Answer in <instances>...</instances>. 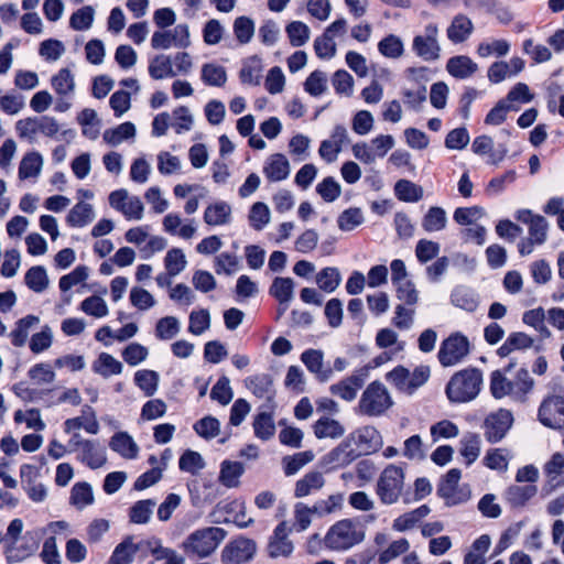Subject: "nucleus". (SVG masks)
<instances>
[{"instance_id": "nucleus-40", "label": "nucleus", "mask_w": 564, "mask_h": 564, "mask_svg": "<svg viewBox=\"0 0 564 564\" xmlns=\"http://www.w3.org/2000/svg\"><path fill=\"white\" fill-rule=\"evenodd\" d=\"M262 62L258 56L247 58L239 72V78L242 84L258 86L262 78Z\"/></svg>"}, {"instance_id": "nucleus-35", "label": "nucleus", "mask_w": 564, "mask_h": 564, "mask_svg": "<svg viewBox=\"0 0 564 564\" xmlns=\"http://www.w3.org/2000/svg\"><path fill=\"white\" fill-rule=\"evenodd\" d=\"M325 485V478L321 471L306 473L302 478L295 482L294 496L296 498H304L315 494Z\"/></svg>"}, {"instance_id": "nucleus-53", "label": "nucleus", "mask_w": 564, "mask_h": 564, "mask_svg": "<svg viewBox=\"0 0 564 564\" xmlns=\"http://www.w3.org/2000/svg\"><path fill=\"white\" fill-rule=\"evenodd\" d=\"M460 455L467 466L471 465L480 454V437L478 434L468 433L460 440Z\"/></svg>"}, {"instance_id": "nucleus-29", "label": "nucleus", "mask_w": 564, "mask_h": 564, "mask_svg": "<svg viewBox=\"0 0 564 564\" xmlns=\"http://www.w3.org/2000/svg\"><path fill=\"white\" fill-rule=\"evenodd\" d=\"M109 447L126 459H135L140 452L139 445L127 432L115 433L110 438Z\"/></svg>"}, {"instance_id": "nucleus-14", "label": "nucleus", "mask_w": 564, "mask_h": 564, "mask_svg": "<svg viewBox=\"0 0 564 564\" xmlns=\"http://www.w3.org/2000/svg\"><path fill=\"white\" fill-rule=\"evenodd\" d=\"M189 44V31L186 24H177L167 31H155L151 37V46L154 50L185 48Z\"/></svg>"}, {"instance_id": "nucleus-55", "label": "nucleus", "mask_w": 564, "mask_h": 564, "mask_svg": "<svg viewBox=\"0 0 564 564\" xmlns=\"http://www.w3.org/2000/svg\"><path fill=\"white\" fill-rule=\"evenodd\" d=\"M13 420L17 424L24 423L28 429L41 432L45 430L46 425L42 420L39 409L32 408L25 411L18 410L14 412Z\"/></svg>"}, {"instance_id": "nucleus-6", "label": "nucleus", "mask_w": 564, "mask_h": 564, "mask_svg": "<svg viewBox=\"0 0 564 564\" xmlns=\"http://www.w3.org/2000/svg\"><path fill=\"white\" fill-rule=\"evenodd\" d=\"M58 121L51 116L28 117L15 123V130L20 139L33 143L39 134L47 138H56L59 132Z\"/></svg>"}, {"instance_id": "nucleus-17", "label": "nucleus", "mask_w": 564, "mask_h": 564, "mask_svg": "<svg viewBox=\"0 0 564 564\" xmlns=\"http://www.w3.org/2000/svg\"><path fill=\"white\" fill-rule=\"evenodd\" d=\"M292 528L286 521L280 522L269 538L268 554L272 558L289 557L294 551V544L289 539Z\"/></svg>"}, {"instance_id": "nucleus-64", "label": "nucleus", "mask_w": 564, "mask_h": 564, "mask_svg": "<svg viewBox=\"0 0 564 564\" xmlns=\"http://www.w3.org/2000/svg\"><path fill=\"white\" fill-rule=\"evenodd\" d=\"M53 344V330L48 325L42 326L41 330L33 334L29 341V348L33 354H41L47 350Z\"/></svg>"}, {"instance_id": "nucleus-61", "label": "nucleus", "mask_w": 564, "mask_h": 564, "mask_svg": "<svg viewBox=\"0 0 564 564\" xmlns=\"http://www.w3.org/2000/svg\"><path fill=\"white\" fill-rule=\"evenodd\" d=\"M484 465L489 469L506 473L509 466V455L506 448L489 449L484 457Z\"/></svg>"}, {"instance_id": "nucleus-4", "label": "nucleus", "mask_w": 564, "mask_h": 564, "mask_svg": "<svg viewBox=\"0 0 564 564\" xmlns=\"http://www.w3.org/2000/svg\"><path fill=\"white\" fill-rule=\"evenodd\" d=\"M68 451L75 453L76 459L90 469L101 468L107 463L106 447L97 440L84 438L79 433H73Z\"/></svg>"}, {"instance_id": "nucleus-47", "label": "nucleus", "mask_w": 564, "mask_h": 564, "mask_svg": "<svg viewBox=\"0 0 564 564\" xmlns=\"http://www.w3.org/2000/svg\"><path fill=\"white\" fill-rule=\"evenodd\" d=\"M133 381L147 397H152L158 391L160 376L154 370L141 369L134 373Z\"/></svg>"}, {"instance_id": "nucleus-58", "label": "nucleus", "mask_w": 564, "mask_h": 564, "mask_svg": "<svg viewBox=\"0 0 564 564\" xmlns=\"http://www.w3.org/2000/svg\"><path fill=\"white\" fill-rule=\"evenodd\" d=\"M121 357L130 367H137L148 359L149 349L142 344L133 341L122 349Z\"/></svg>"}, {"instance_id": "nucleus-57", "label": "nucleus", "mask_w": 564, "mask_h": 564, "mask_svg": "<svg viewBox=\"0 0 564 564\" xmlns=\"http://www.w3.org/2000/svg\"><path fill=\"white\" fill-rule=\"evenodd\" d=\"M79 310L88 316L104 318L109 314V307L106 301L98 295L86 297L79 306Z\"/></svg>"}, {"instance_id": "nucleus-10", "label": "nucleus", "mask_w": 564, "mask_h": 564, "mask_svg": "<svg viewBox=\"0 0 564 564\" xmlns=\"http://www.w3.org/2000/svg\"><path fill=\"white\" fill-rule=\"evenodd\" d=\"M437 36V24H426L424 28V34L414 36L412 41L413 52L425 62L438 59L441 55V46L438 44Z\"/></svg>"}, {"instance_id": "nucleus-13", "label": "nucleus", "mask_w": 564, "mask_h": 564, "mask_svg": "<svg viewBox=\"0 0 564 564\" xmlns=\"http://www.w3.org/2000/svg\"><path fill=\"white\" fill-rule=\"evenodd\" d=\"M109 205L121 213L128 220H141L144 206L138 196H129L124 188L116 189L109 194Z\"/></svg>"}, {"instance_id": "nucleus-41", "label": "nucleus", "mask_w": 564, "mask_h": 564, "mask_svg": "<svg viewBox=\"0 0 564 564\" xmlns=\"http://www.w3.org/2000/svg\"><path fill=\"white\" fill-rule=\"evenodd\" d=\"M148 70L149 75L156 80L177 75V72L174 70L172 58L164 54L154 56L149 63Z\"/></svg>"}, {"instance_id": "nucleus-7", "label": "nucleus", "mask_w": 564, "mask_h": 564, "mask_svg": "<svg viewBox=\"0 0 564 564\" xmlns=\"http://www.w3.org/2000/svg\"><path fill=\"white\" fill-rule=\"evenodd\" d=\"M404 471L393 464L388 465L377 482V495L383 505L395 503L403 490Z\"/></svg>"}, {"instance_id": "nucleus-9", "label": "nucleus", "mask_w": 564, "mask_h": 564, "mask_svg": "<svg viewBox=\"0 0 564 564\" xmlns=\"http://www.w3.org/2000/svg\"><path fill=\"white\" fill-rule=\"evenodd\" d=\"M539 422L552 430L564 429V392L545 397L538 409Z\"/></svg>"}, {"instance_id": "nucleus-62", "label": "nucleus", "mask_w": 564, "mask_h": 564, "mask_svg": "<svg viewBox=\"0 0 564 564\" xmlns=\"http://www.w3.org/2000/svg\"><path fill=\"white\" fill-rule=\"evenodd\" d=\"M205 466L206 463L202 455L192 449H186L178 460V468L192 475L198 474Z\"/></svg>"}, {"instance_id": "nucleus-54", "label": "nucleus", "mask_w": 564, "mask_h": 564, "mask_svg": "<svg viewBox=\"0 0 564 564\" xmlns=\"http://www.w3.org/2000/svg\"><path fill=\"white\" fill-rule=\"evenodd\" d=\"M379 53L391 59L401 57L404 53V44L400 36L389 34L378 43Z\"/></svg>"}, {"instance_id": "nucleus-20", "label": "nucleus", "mask_w": 564, "mask_h": 564, "mask_svg": "<svg viewBox=\"0 0 564 564\" xmlns=\"http://www.w3.org/2000/svg\"><path fill=\"white\" fill-rule=\"evenodd\" d=\"M359 456L360 453H357V449L352 447L351 440L346 437L323 457V464L329 470H334L348 466Z\"/></svg>"}, {"instance_id": "nucleus-8", "label": "nucleus", "mask_w": 564, "mask_h": 564, "mask_svg": "<svg viewBox=\"0 0 564 564\" xmlns=\"http://www.w3.org/2000/svg\"><path fill=\"white\" fill-rule=\"evenodd\" d=\"M470 350L468 338L459 333H453L445 338L438 349L437 358L443 367H452L459 364Z\"/></svg>"}, {"instance_id": "nucleus-37", "label": "nucleus", "mask_w": 564, "mask_h": 564, "mask_svg": "<svg viewBox=\"0 0 564 564\" xmlns=\"http://www.w3.org/2000/svg\"><path fill=\"white\" fill-rule=\"evenodd\" d=\"M313 432L316 438H339L345 434L343 424L329 416L319 417L313 425Z\"/></svg>"}, {"instance_id": "nucleus-23", "label": "nucleus", "mask_w": 564, "mask_h": 564, "mask_svg": "<svg viewBox=\"0 0 564 564\" xmlns=\"http://www.w3.org/2000/svg\"><path fill=\"white\" fill-rule=\"evenodd\" d=\"M451 304L467 313H474L479 306L478 293L467 285H456L449 295Z\"/></svg>"}, {"instance_id": "nucleus-26", "label": "nucleus", "mask_w": 564, "mask_h": 564, "mask_svg": "<svg viewBox=\"0 0 564 564\" xmlns=\"http://www.w3.org/2000/svg\"><path fill=\"white\" fill-rule=\"evenodd\" d=\"M96 217L95 208L91 204L78 200L68 212L66 224L72 228H84L91 224Z\"/></svg>"}, {"instance_id": "nucleus-2", "label": "nucleus", "mask_w": 564, "mask_h": 564, "mask_svg": "<svg viewBox=\"0 0 564 564\" xmlns=\"http://www.w3.org/2000/svg\"><path fill=\"white\" fill-rule=\"evenodd\" d=\"M482 372L468 367L455 372L445 387V394L451 403L460 404L475 400L481 391Z\"/></svg>"}, {"instance_id": "nucleus-32", "label": "nucleus", "mask_w": 564, "mask_h": 564, "mask_svg": "<svg viewBox=\"0 0 564 564\" xmlns=\"http://www.w3.org/2000/svg\"><path fill=\"white\" fill-rule=\"evenodd\" d=\"M263 173L271 182H280L288 178L290 174L289 160L281 153L271 155L263 166Z\"/></svg>"}, {"instance_id": "nucleus-44", "label": "nucleus", "mask_w": 564, "mask_h": 564, "mask_svg": "<svg viewBox=\"0 0 564 564\" xmlns=\"http://www.w3.org/2000/svg\"><path fill=\"white\" fill-rule=\"evenodd\" d=\"M315 282L317 286L326 292L333 293L337 290V288L341 283V274L338 268L336 267H326L323 268L315 276Z\"/></svg>"}, {"instance_id": "nucleus-11", "label": "nucleus", "mask_w": 564, "mask_h": 564, "mask_svg": "<svg viewBox=\"0 0 564 564\" xmlns=\"http://www.w3.org/2000/svg\"><path fill=\"white\" fill-rule=\"evenodd\" d=\"M462 473L458 468L449 469L437 486V495L444 499L448 507L463 503L468 500L469 494L458 487Z\"/></svg>"}, {"instance_id": "nucleus-59", "label": "nucleus", "mask_w": 564, "mask_h": 564, "mask_svg": "<svg viewBox=\"0 0 564 564\" xmlns=\"http://www.w3.org/2000/svg\"><path fill=\"white\" fill-rule=\"evenodd\" d=\"M155 501L152 499L139 500L130 509L129 518L132 523L145 524L150 521Z\"/></svg>"}, {"instance_id": "nucleus-33", "label": "nucleus", "mask_w": 564, "mask_h": 564, "mask_svg": "<svg viewBox=\"0 0 564 564\" xmlns=\"http://www.w3.org/2000/svg\"><path fill=\"white\" fill-rule=\"evenodd\" d=\"M446 70L454 78L466 79L478 70V65L467 55H457L447 61Z\"/></svg>"}, {"instance_id": "nucleus-51", "label": "nucleus", "mask_w": 564, "mask_h": 564, "mask_svg": "<svg viewBox=\"0 0 564 564\" xmlns=\"http://www.w3.org/2000/svg\"><path fill=\"white\" fill-rule=\"evenodd\" d=\"M24 282L33 292H44L48 286V276L45 268L42 265L30 268L24 275Z\"/></svg>"}, {"instance_id": "nucleus-27", "label": "nucleus", "mask_w": 564, "mask_h": 564, "mask_svg": "<svg viewBox=\"0 0 564 564\" xmlns=\"http://www.w3.org/2000/svg\"><path fill=\"white\" fill-rule=\"evenodd\" d=\"M536 494L535 485H511L506 489L503 498L511 508L518 509L523 508Z\"/></svg>"}, {"instance_id": "nucleus-60", "label": "nucleus", "mask_w": 564, "mask_h": 564, "mask_svg": "<svg viewBox=\"0 0 564 564\" xmlns=\"http://www.w3.org/2000/svg\"><path fill=\"white\" fill-rule=\"evenodd\" d=\"M95 19V10L91 6H85L76 10L69 18V26L75 31H87Z\"/></svg>"}, {"instance_id": "nucleus-22", "label": "nucleus", "mask_w": 564, "mask_h": 564, "mask_svg": "<svg viewBox=\"0 0 564 564\" xmlns=\"http://www.w3.org/2000/svg\"><path fill=\"white\" fill-rule=\"evenodd\" d=\"M473 21L463 13L453 17L446 29V36L452 44H462L466 42L474 32Z\"/></svg>"}, {"instance_id": "nucleus-30", "label": "nucleus", "mask_w": 564, "mask_h": 564, "mask_svg": "<svg viewBox=\"0 0 564 564\" xmlns=\"http://www.w3.org/2000/svg\"><path fill=\"white\" fill-rule=\"evenodd\" d=\"M44 160L40 152L33 150L26 152L20 161L18 175L21 181L36 180L43 169Z\"/></svg>"}, {"instance_id": "nucleus-12", "label": "nucleus", "mask_w": 564, "mask_h": 564, "mask_svg": "<svg viewBox=\"0 0 564 564\" xmlns=\"http://www.w3.org/2000/svg\"><path fill=\"white\" fill-rule=\"evenodd\" d=\"M182 550L192 560H203L212 555V528L197 529L182 542Z\"/></svg>"}, {"instance_id": "nucleus-52", "label": "nucleus", "mask_w": 564, "mask_h": 564, "mask_svg": "<svg viewBox=\"0 0 564 564\" xmlns=\"http://www.w3.org/2000/svg\"><path fill=\"white\" fill-rule=\"evenodd\" d=\"M69 501L79 510L93 505L94 494L91 486L86 481L76 482L70 490Z\"/></svg>"}, {"instance_id": "nucleus-50", "label": "nucleus", "mask_w": 564, "mask_h": 564, "mask_svg": "<svg viewBox=\"0 0 564 564\" xmlns=\"http://www.w3.org/2000/svg\"><path fill=\"white\" fill-rule=\"evenodd\" d=\"M511 44L505 39L494 40L491 42H480L477 46L476 53L481 58L489 56L505 57L509 54Z\"/></svg>"}, {"instance_id": "nucleus-31", "label": "nucleus", "mask_w": 564, "mask_h": 564, "mask_svg": "<svg viewBox=\"0 0 564 564\" xmlns=\"http://www.w3.org/2000/svg\"><path fill=\"white\" fill-rule=\"evenodd\" d=\"M246 387L259 399L272 400L274 397V387L272 377L269 373H258L248 377Z\"/></svg>"}, {"instance_id": "nucleus-45", "label": "nucleus", "mask_w": 564, "mask_h": 564, "mask_svg": "<svg viewBox=\"0 0 564 564\" xmlns=\"http://www.w3.org/2000/svg\"><path fill=\"white\" fill-rule=\"evenodd\" d=\"M447 215L444 208L432 206L422 218V228L426 232H435L445 229Z\"/></svg>"}, {"instance_id": "nucleus-16", "label": "nucleus", "mask_w": 564, "mask_h": 564, "mask_svg": "<svg viewBox=\"0 0 564 564\" xmlns=\"http://www.w3.org/2000/svg\"><path fill=\"white\" fill-rule=\"evenodd\" d=\"M42 535V529L26 531L17 542L8 544V557L19 562L32 556L40 547Z\"/></svg>"}, {"instance_id": "nucleus-48", "label": "nucleus", "mask_w": 564, "mask_h": 564, "mask_svg": "<svg viewBox=\"0 0 564 564\" xmlns=\"http://www.w3.org/2000/svg\"><path fill=\"white\" fill-rule=\"evenodd\" d=\"M394 194L401 202L416 203L423 198V188L409 180H399L394 184Z\"/></svg>"}, {"instance_id": "nucleus-43", "label": "nucleus", "mask_w": 564, "mask_h": 564, "mask_svg": "<svg viewBox=\"0 0 564 564\" xmlns=\"http://www.w3.org/2000/svg\"><path fill=\"white\" fill-rule=\"evenodd\" d=\"M35 473L33 465L24 464L20 467V476L22 481L28 479L26 494L29 498L34 502H42L47 496V489L43 484H33L32 476Z\"/></svg>"}, {"instance_id": "nucleus-21", "label": "nucleus", "mask_w": 564, "mask_h": 564, "mask_svg": "<svg viewBox=\"0 0 564 564\" xmlns=\"http://www.w3.org/2000/svg\"><path fill=\"white\" fill-rule=\"evenodd\" d=\"M301 361L318 382L325 383L332 379L333 369L324 368V352L322 350L313 348L304 350L301 354Z\"/></svg>"}, {"instance_id": "nucleus-38", "label": "nucleus", "mask_w": 564, "mask_h": 564, "mask_svg": "<svg viewBox=\"0 0 564 564\" xmlns=\"http://www.w3.org/2000/svg\"><path fill=\"white\" fill-rule=\"evenodd\" d=\"M431 509L427 505H422L416 509L405 512L393 520L392 529L397 532H404L413 529L422 519L427 517Z\"/></svg>"}, {"instance_id": "nucleus-24", "label": "nucleus", "mask_w": 564, "mask_h": 564, "mask_svg": "<svg viewBox=\"0 0 564 564\" xmlns=\"http://www.w3.org/2000/svg\"><path fill=\"white\" fill-rule=\"evenodd\" d=\"M142 550V540L135 543L134 538L128 535L115 547L106 564H131L137 552Z\"/></svg>"}, {"instance_id": "nucleus-1", "label": "nucleus", "mask_w": 564, "mask_h": 564, "mask_svg": "<svg viewBox=\"0 0 564 564\" xmlns=\"http://www.w3.org/2000/svg\"><path fill=\"white\" fill-rule=\"evenodd\" d=\"M511 367L509 365L503 371L491 372L490 392L495 399L510 397L516 402L524 403L534 388V380L525 368H520L513 379L508 378L506 373Z\"/></svg>"}, {"instance_id": "nucleus-28", "label": "nucleus", "mask_w": 564, "mask_h": 564, "mask_svg": "<svg viewBox=\"0 0 564 564\" xmlns=\"http://www.w3.org/2000/svg\"><path fill=\"white\" fill-rule=\"evenodd\" d=\"M40 324V318L29 314L14 323V327L9 333L11 344L21 348L28 343L31 330Z\"/></svg>"}, {"instance_id": "nucleus-15", "label": "nucleus", "mask_w": 564, "mask_h": 564, "mask_svg": "<svg viewBox=\"0 0 564 564\" xmlns=\"http://www.w3.org/2000/svg\"><path fill=\"white\" fill-rule=\"evenodd\" d=\"M513 424V415L507 409H499L497 412L490 413L484 423L485 437L491 443L500 442L509 432Z\"/></svg>"}, {"instance_id": "nucleus-19", "label": "nucleus", "mask_w": 564, "mask_h": 564, "mask_svg": "<svg viewBox=\"0 0 564 564\" xmlns=\"http://www.w3.org/2000/svg\"><path fill=\"white\" fill-rule=\"evenodd\" d=\"M256 553V543L240 538L228 543L221 552L224 564H242L250 561Z\"/></svg>"}, {"instance_id": "nucleus-49", "label": "nucleus", "mask_w": 564, "mask_h": 564, "mask_svg": "<svg viewBox=\"0 0 564 564\" xmlns=\"http://www.w3.org/2000/svg\"><path fill=\"white\" fill-rule=\"evenodd\" d=\"M546 311L543 307H536L525 311L522 315V322L533 327L543 338H550L551 332L545 325Z\"/></svg>"}, {"instance_id": "nucleus-42", "label": "nucleus", "mask_w": 564, "mask_h": 564, "mask_svg": "<svg viewBox=\"0 0 564 564\" xmlns=\"http://www.w3.org/2000/svg\"><path fill=\"white\" fill-rule=\"evenodd\" d=\"M163 229L170 235H177L183 239H191L196 228L192 224L182 225L180 215L170 213L163 218Z\"/></svg>"}, {"instance_id": "nucleus-34", "label": "nucleus", "mask_w": 564, "mask_h": 564, "mask_svg": "<svg viewBox=\"0 0 564 564\" xmlns=\"http://www.w3.org/2000/svg\"><path fill=\"white\" fill-rule=\"evenodd\" d=\"M51 85L55 94L61 98H70L75 94V76L67 67L61 68L52 76Z\"/></svg>"}, {"instance_id": "nucleus-18", "label": "nucleus", "mask_w": 564, "mask_h": 564, "mask_svg": "<svg viewBox=\"0 0 564 564\" xmlns=\"http://www.w3.org/2000/svg\"><path fill=\"white\" fill-rule=\"evenodd\" d=\"M347 437L351 440L352 445L357 446V453L360 455L376 453L383 444L380 432L370 425L354 431Z\"/></svg>"}, {"instance_id": "nucleus-5", "label": "nucleus", "mask_w": 564, "mask_h": 564, "mask_svg": "<svg viewBox=\"0 0 564 564\" xmlns=\"http://www.w3.org/2000/svg\"><path fill=\"white\" fill-rule=\"evenodd\" d=\"M393 405V400L386 386L380 381H372L364 390L358 411L362 415L379 417Z\"/></svg>"}, {"instance_id": "nucleus-39", "label": "nucleus", "mask_w": 564, "mask_h": 564, "mask_svg": "<svg viewBox=\"0 0 564 564\" xmlns=\"http://www.w3.org/2000/svg\"><path fill=\"white\" fill-rule=\"evenodd\" d=\"M91 368L95 373L104 378L120 375L123 370L122 364L108 352H100Z\"/></svg>"}, {"instance_id": "nucleus-56", "label": "nucleus", "mask_w": 564, "mask_h": 564, "mask_svg": "<svg viewBox=\"0 0 564 564\" xmlns=\"http://www.w3.org/2000/svg\"><path fill=\"white\" fill-rule=\"evenodd\" d=\"M344 503L343 494H334L328 496L326 499L317 500L313 506V512L317 517L322 518L341 510Z\"/></svg>"}, {"instance_id": "nucleus-25", "label": "nucleus", "mask_w": 564, "mask_h": 564, "mask_svg": "<svg viewBox=\"0 0 564 564\" xmlns=\"http://www.w3.org/2000/svg\"><path fill=\"white\" fill-rule=\"evenodd\" d=\"M295 283L288 276H275L269 288V294L274 297L282 307L280 314H283L294 297Z\"/></svg>"}, {"instance_id": "nucleus-3", "label": "nucleus", "mask_w": 564, "mask_h": 564, "mask_svg": "<svg viewBox=\"0 0 564 564\" xmlns=\"http://www.w3.org/2000/svg\"><path fill=\"white\" fill-rule=\"evenodd\" d=\"M365 538L362 525L352 519H341L330 525L323 542L330 551L344 552L360 544Z\"/></svg>"}, {"instance_id": "nucleus-46", "label": "nucleus", "mask_w": 564, "mask_h": 564, "mask_svg": "<svg viewBox=\"0 0 564 564\" xmlns=\"http://www.w3.org/2000/svg\"><path fill=\"white\" fill-rule=\"evenodd\" d=\"M245 471L240 462L224 460L220 465L219 481L227 488L239 485V478Z\"/></svg>"}, {"instance_id": "nucleus-36", "label": "nucleus", "mask_w": 564, "mask_h": 564, "mask_svg": "<svg viewBox=\"0 0 564 564\" xmlns=\"http://www.w3.org/2000/svg\"><path fill=\"white\" fill-rule=\"evenodd\" d=\"M137 128L134 123L126 121L115 128L106 129L102 133V139L108 145L117 147L124 141L133 140Z\"/></svg>"}, {"instance_id": "nucleus-63", "label": "nucleus", "mask_w": 564, "mask_h": 564, "mask_svg": "<svg viewBox=\"0 0 564 564\" xmlns=\"http://www.w3.org/2000/svg\"><path fill=\"white\" fill-rule=\"evenodd\" d=\"M89 275V270L86 265H77L69 273L61 276L58 288L63 293L68 292L72 288L84 283Z\"/></svg>"}]
</instances>
